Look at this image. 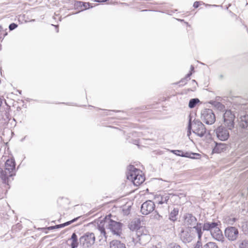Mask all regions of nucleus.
I'll return each mask as SVG.
<instances>
[{"mask_svg":"<svg viewBox=\"0 0 248 248\" xmlns=\"http://www.w3.org/2000/svg\"><path fill=\"white\" fill-rule=\"evenodd\" d=\"M111 215L106 216L104 219L101 221L98 225V229L106 238H107L106 230H109L112 233L116 236H120L122 233L123 224L112 219Z\"/></svg>","mask_w":248,"mask_h":248,"instance_id":"nucleus-1","label":"nucleus"},{"mask_svg":"<svg viewBox=\"0 0 248 248\" xmlns=\"http://www.w3.org/2000/svg\"><path fill=\"white\" fill-rule=\"evenodd\" d=\"M195 232L198 235V240H201L203 233L202 224H197V226L193 227L192 228L182 229L179 234L180 239L184 243H190L195 237Z\"/></svg>","mask_w":248,"mask_h":248,"instance_id":"nucleus-2","label":"nucleus"},{"mask_svg":"<svg viewBox=\"0 0 248 248\" xmlns=\"http://www.w3.org/2000/svg\"><path fill=\"white\" fill-rule=\"evenodd\" d=\"M219 225V222H206L202 225V231H209L214 239L223 242L224 238Z\"/></svg>","mask_w":248,"mask_h":248,"instance_id":"nucleus-3","label":"nucleus"},{"mask_svg":"<svg viewBox=\"0 0 248 248\" xmlns=\"http://www.w3.org/2000/svg\"><path fill=\"white\" fill-rule=\"evenodd\" d=\"M170 195L168 194H164V195H157L155 197V201L157 204V209L160 211L162 210L167 211L169 206L168 205V201L170 199Z\"/></svg>","mask_w":248,"mask_h":248,"instance_id":"nucleus-4","label":"nucleus"},{"mask_svg":"<svg viewBox=\"0 0 248 248\" xmlns=\"http://www.w3.org/2000/svg\"><path fill=\"white\" fill-rule=\"evenodd\" d=\"M95 237L93 233L87 232L79 238V244L83 248L91 247L95 242Z\"/></svg>","mask_w":248,"mask_h":248,"instance_id":"nucleus-5","label":"nucleus"},{"mask_svg":"<svg viewBox=\"0 0 248 248\" xmlns=\"http://www.w3.org/2000/svg\"><path fill=\"white\" fill-rule=\"evenodd\" d=\"M201 119L207 124H212L216 121V117L212 109L206 108L201 112Z\"/></svg>","mask_w":248,"mask_h":248,"instance_id":"nucleus-6","label":"nucleus"},{"mask_svg":"<svg viewBox=\"0 0 248 248\" xmlns=\"http://www.w3.org/2000/svg\"><path fill=\"white\" fill-rule=\"evenodd\" d=\"M192 131L200 137H203L206 134V129L204 125L199 120H194L192 122Z\"/></svg>","mask_w":248,"mask_h":248,"instance_id":"nucleus-7","label":"nucleus"},{"mask_svg":"<svg viewBox=\"0 0 248 248\" xmlns=\"http://www.w3.org/2000/svg\"><path fill=\"white\" fill-rule=\"evenodd\" d=\"M127 179L131 181L136 186L141 184L145 181L144 176L139 173V171H128L127 174Z\"/></svg>","mask_w":248,"mask_h":248,"instance_id":"nucleus-8","label":"nucleus"},{"mask_svg":"<svg viewBox=\"0 0 248 248\" xmlns=\"http://www.w3.org/2000/svg\"><path fill=\"white\" fill-rule=\"evenodd\" d=\"M224 124L228 129L232 130L234 127V115L230 110L225 111L223 115Z\"/></svg>","mask_w":248,"mask_h":248,"instance_id":"nucleus-9","label":"nucleus"},{"mask_svg":"<svg viewBox=\"0 0 248 248\" xmlns=\"http://www.w3.org/2000/svg\"><path fill=\"white\" fill-rule=\"evenodd\" d=\"M229 130L223 126L218 127L215 130L218 139L221 141L227 140L230 136Z\"/></svg>","mask_w":248,"mask_h":248,"instance_id":"nucleus-10","label":"nucleus"},{"mask_svg":"<svg viewBox=\"0 0 248 248\" xmlns=\"http://www.w3.org/2000/svg\"><path fill=\"white\" fill-rule=\"evenodd\" d=\"M238 234V229L234 227H227L225 230V235L230 241L236 240Z\"/></svg>","mask_w":248,"mask_h":248,"instance_id":"nucleus-11","label":"nucleus"},{"mask_svg":"<svg viewBox=\"0 0 248 248\" xmlns=\"http://www.w3.org/2000/svg\"><path fill=\"white\" fill-rule=\"evenodd\" d=\"M155 208L154 202L148 200L144 202L141 206V212L142 214L147 215L153 212Z\"/></svg>","mask_w":248,"mask_h":248,"instance_id":"nucleus-12","label":"nucleus"},{"mask_svg":"<svg viewBox=\"0 0 248 248\" xmlns=\"http://www.w3.org/2000/svg\"><path fill=\"white\" fill-rule=\"evenodd\" d=\"M184 223L185 226H187V228H192V226L194 227L200 224L197 223L196 218L191 214L185 215Z\"/></svg>","mask_w":248,"mask_h":248,"instance_id":"nucleus-13","label":"nucleus"},{"mask_svg":"<svg viewBox=\"0 0 248 248\" xmlns=\"http://www.w3.org/2000/svg\"><path fill=\"white\" fill-rule=\"evenodd\" d=\"M15 171H0V179L4 184L9 185V183L13 180L16 175Z\"/></svg>","mask_w":248,"mask_h":248,"instance_id":"nucleus-14","label":"nucleus"},{"mask_svg":"<svg viewBox=\"0 0 248 248\" xmlns=\"http://www.w3.org/2000/svg\"><path fill=\"white\" fill-rule=\"evenodd\" d=\"M75 6L77 8H80L81 11L93 7L91 6V4L89 2H85L81 1H76Z\"/></svg>","mask_w":248,"mask_h":248,"instance_id":"nucleus-15","label":"nucleus"},{"mask_svg":"<svg viewBox=\"0 0 248 248\" xmlns=\"http://www.w3.org/2000/svg\"><path fill=\"white\" fill-rule=\"evenodd\" d=\"M16 163L15 160L13 158L8 159L5 162V170H14L15 169Z\"/></svg>","mask_w":248,"mask_h":248,"instance_id":"nucleus-16","label":"nucleus"},{"mask_svg":"<svg viewBox=\"0 0 248 248\" xmlns=\"http://www.w3.org/2000/svg\"><path fill=\"white\" fill-rule=\"evenodd\" d=\"M239 125L241 128L248 130V115L241 116L240 117Z\"/></svg>","mask_w":248,"mask_h":248,"instance_id":"nucleus-17","label":"nucleus"},{"mask_svg":"<svg viewBox=\"0 0 248 248\" xmlns=\"http://www.w3.org/2000/svg\"><path fill=\"white\" fill-rule=\"evenodd\" d=\"M227 145L226 144L216 142V146L213 149V152L214 153H219L225 151Z\"/></svg>","mask_w":248,"mask_h":248,"instance_id":"nucleus-18","label":"nucleus"},{"mask_svg":"<svg viewBox=\"0 0 248 248\" xmlns=\"http://www.w3.org/2000/svg\"><path fill=\"white\" fill-rule=\"evenodd\" d=\"M110 248H126L125 245L117 240H112L109 244Z\"/></svg>","mask_w":248,"mask_h":248,"instance_id":"nucleus-19","label":"nucleus"},{"mask_svg":"<svg viewBox=\"0 0 248 248\" xmlns=\"http://www.w3.org/2000/svg\"><path fill=\"white\" fill-rule=\"evenodd\" d=\"M137 242H139L140 244L144 245L148 241H149L150 239V236L147 233L140 237H139L137 239Z\"/></svg>","mask_w":248,"mask_h":248,"instance_id":"nucleus-20","label":"nucleus"},{"mask_svg":"<svg viewBox=\"0 0 248 248\" xmlns=\"http://www.w3.org/2000/svg\"><path fill=\"white\" fill-rule=\"evenodd\" d=\"M179 209L177 207H174L172 211L170 213L169 219L174 222L177 220V216L178 215Z\"/></svg>","mask_w":248,"mask_h":248,"instance_id":"nucleus-21","label":"nucleus"},{"mask_svg":"<svg viewBox=\"0 0 248 248\" xmlns=\"http://www.w3.org/2000/svg\"><path fill=\"white\" fill-rule=\"evenodd\" d=\"M140 222L139 220L132 221L129 224V228L132 231H136L140 227Z\"/></svg>","mask_w":248,"mask_h":248,"instance_id":"nucleus-22","label":"nucleus"},{"mask_svg":"<svg viewBox=\"0 0 248 248\" xmlns=\"http://www.w3.org/2000/svg\"><path fill=\"white\" fill-rule=\"evenodd\" d=\"M209 103L210 104L216 108L220 111H223L225 109L224 105L221 104L220 102L212 100Z\"/></svg>","mask_w":248,"mask_h":248,"instance_id":"nucleus-23","label":"nucleus"},{"mask_svg":"<svg viewBox=\"0 0 248 248\" xmlns=\"http://www.w3.org/2000/svg\"><path fill=\"white\" fill-rule=\"evenodd\" d=\"M70 240L72 241L71 244L72 248H76L78 246V236L75 233H73L71 236Z\"/></svg>","mask_w":248,"mask_h":248,"instance_id":"nucleus-24","label":"nucleus"},{"mask_svg":"<svg viewBox=\"0 0 248 248\" xmlns=\"http://www.w3.org/2000/svg\"><path fill=\"white\" fill-rule=\"evenodd\" d=\"M147 233V231L145 227L140 226L136 231V239Z\"/></svg>","mask_w":248,"mask_h":248,"instance_id":"nucleus-25","label":"nucleus"},{"mask_svg":"<svg viewBox=\"0 0 248 248\" xmlns=\"http://www.w3.org/2000/svg\"><path fill=\"white\" fill-rule=\"evenodd\" d=\"M200 155L199 154L196 153H192L191 152H184L182 154V157H188L190 158H197V156H199Z\"/></svg>","mask_w":248,"mask_h":248,"instance_id":"nucleus-26","label":"nucleus"},{"mask_svg":"<svg viewBox=\"0 0 248 248\" xmlns=\"http://www.w3.org/2000/svg\"><path fill=\"white\" fill-rule=\"evenodd\" d=\"M199 102H200V100L198 98L191 99L189 100L188 107L190 108H194Z\"/></svg>","mask_w":248,"mask_h":248,"instance_id":"nucleus-27","label":"nucleus"},{"mask_svg":"<svg viewBox=\"0 0 248 248\" xmlns=\"http://www.w3.org/2000/svg\"><path fill=\"white\" fill-rule=\"evenodd\" d=\"M201 248H219L217 244L213 242H209L204 244Z\"/></svg>","mask_w":248,"mask_h":248,"instance_id":"nucleus-28","label":"nucleus"},{"mask_svg":"<svg viewBox=\"0 0 248 248\" xmlns=\"http://www.w3.org/2000/svg\"><path fill=\"white\" fill-rule=\"evenodd\" d=\"M78 217H77V218H75L72 219V220L67 221L64 223L61 224L59 225H56V227L57 229L64 227L66 226L70 225L72 223L74 222L78 219Z\"/></svg>","mask_w":248,"mask_h":248,"instance_id":"nucleus-29","label":"nucleus"},{"mask_svg":"<svg viewBox=\"0 0 248 248\" xmlns=\"http://www.w3.org/2000/svg\"><path fill=\"white\" fill-rule=\"evenodd\" d=\"M239 248H248V240L244 239L239 242Z\"/></svg>","mask_w":248,"mask_h":248,"instance_id":"nucleus-30","label":"nucleus"},{"mask_svg":"<svg viewBox=\"0 0 248 248\" xmlns=\"http://www.w3.org/2000/svg\"><path fill=\"white\" fill-rule=\"evenodd\" d=\"M192 75V73L189 72L188 74L186 75V77L183 79H182L180 81V83L181 84V85H185L186 84V82L188 81V79H189L190 77Z\"/></svg>","mask_w":248,"mask_h":248,"instance_id":"nucleus-31","label":"nucleus"},{"mask_svg":"<svg viewBox=\"0 0 248 248\" xmlns=\"http://www.w3.org/2000/svg\"><path fill=\"white\" fill-rule=\"evenodd\" d=\"M192 130V121H191V118L190 117L188 122V130H187V135L189 137L190 135L191 134V130Z\"/></svg>","mask_w":248,"mask_h":248,"instance_id":"nucleus-32","label":"nucleus"},{"mask_svg":"<svg viewBox=\"0 0 248 248\" xmlns=\"http://www.w3.org/2000/svg\"><path fill=\"white\" fill-rule=\"evenodd\" d=\"M171 152L174 154V155H177L182 156V154L183 153V151L182 150H171Z\"/></svg>","mask_w":248,"mask_h":248,"instance_id":"nucleus-33","label":"nucleus"},{"mask_svg":"<svg viewBox=\"0 0 248 248\" xmlns=\"http://www.w3.org/2000/svg\"><path fill=\"white\" fill-rule=\"evenodd\" d=\"M126 170L132 171V170H140V169H137V168H135L134 166L130 165L127 167Z\"/></svg>","mask_w":248,"mask_h":248,"instance_id":"nucleus-34","label":"nucleus"},{"mask_svg":"<svg viewBox=\"0 0 248 248\" xmlns=\"http://www.w3.org/2000/svg\"><path fill=\"white\" fill-rule=\"evenodd\" d=\"M168 248H182L179 245L174 243L170 244Z\"/></svg>","mask_w":248,"mask_h":248,"instance_id":"nucleus-35","label":"nucleus"},{"mask_svg":"<svg viewBox=\"0 0 248 248\" xmlns=\"http://www.w3.org/2000/svg\"><path fill=\"white\" fill-rule=\"evenodd\" d=\"M17 27V25L16 23H13L10 24L9 26V29L10 31L14 30Z\"/></svg>","mask_w":248,"mask_h":248,"instance_id":"nucleus-36","label":"nucleus"},{"mask_svg":"<svg viewBox=\"0 0 248 248\" xmlns=\"http://www.w3.org/2000/svg\"><path fill=\"white\" fill-rule=\"evenodd\" d=\"M235 218L234 217L230 218L228 220V223L230 224H233V223L235 221Z\"/></svg>","mask_w":248,"mask_h":248,"instance_id":"nucleus-37","label":"nucleus"},{"mask_svg":"<svg viewBox=\"0 0 248 248\" xmlns=\"http://www.w3.org/2000/svg\"><path fill=\"white\" fill-rule=\"evenodd\" d=\"M154 217L157 220H160L162 218V216H161L158 213L155 215Z\"/></svg>","mask_w":248,"mask_h":248,"instance_id":"nucleus-38","label":"nucleus"},{"mask_svg":"<svg viewBox=\"0 0 248 248\" xmlns=\"http://www.w3.org/2000/svg\"><path fill=\"white\" fill-rule=\"evenodd\" d=\"M199 1H195L193 4V7L195 8H198L199 6Z\"/></svg>","mask_w":248,"mask_h":248,"instance_id":"nucleus-39","label":"nucleus"},{"mask_svg":"<svg viewBox=\"0 0 248 248\" xmlns=\"http://www.w3.org/2000/svg\"><path fill=\"white\" fill-rule=\"evenodd\" d=\"M57 229L56 226H50V227H49L48 228V229L50 230H53V229Z\"/></svg>","mask_w":248,"mask_h":248,"instance_id":"nucleus-40","label":"nucleus"},{"mask_svg":"<svg viewBox=\"0 0 248 248\" xmlns=\"http://www.w3.org/2000/svg\"><path fill=\"white\" fill-rule=\"evenodd\" d=\"M194 68L193 66V65H191V67H190L191 71H190V72H191V71H193V70H194Z\"/></svg>","mask_w":248,"mask_h":248,"instance_id":"nucleus-41","label":"nucleus"},{"mask_svg":"<svg viewBox=\"0 0 248 248\" xmlns=\"http://www.w3.org/2000/svg\"><path fill=\"white\" fill-rule=\"evenodd\" d=\"M55 27L56 28V31L58 32L59 31V30L58 29V26H55Z\"/></svg>","mask_w":248,"mask_h":248,"instance_id":"nucleus-42","label":"nucleus"},{"mask_svg":"<svg viewBox=\"0 0 248 248\" xmlns=\"http://www.w3.org/2000/svg\"><path fill=\"white\" fill-rule=\"evenodd\" d=\"M3 31V28L1 26H0V31Z\"/></svg>","mask_w":248,"mask_h":248,"instance_id":"nucleus-43","label":"nucleus"},{"mask_svg":"<svg viewBox=\"0 0 248 248\" xmlns=\"http://www.w3.org/2000/svg\"><path fill=\"white\" fill-rule=\"evenodd\" d=\"M193 82H196L195 80H192Z\"/></svg>","mask_w":248,"mask_h":248,"instance_id":"nucleus-44","label":"nucleus"}]
</instances>
